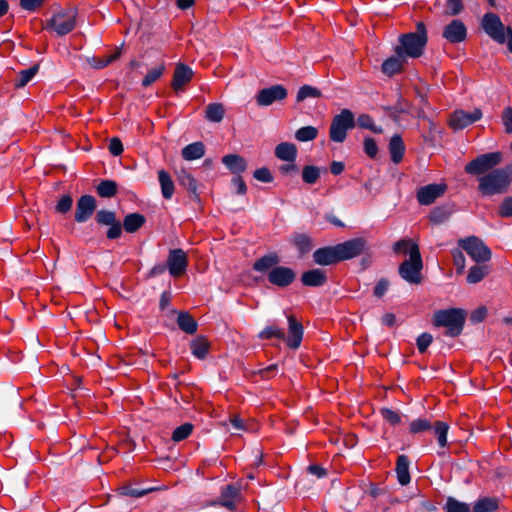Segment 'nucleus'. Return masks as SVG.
Wrapping results in <instances>:
<instances>
[{
	"label": "nucleus",
	"mask_w": 512,
	"mask_h": 512,
	"mask_svg": "<svg viewBox=\"0 0 512 512\" xmlns=\"http://www.w3.org/2000/svg\"><path fill=\"white\" fill-rule=\"evenodd\" d=\"M150 491H151V489L140 490V489H136L131 486H128V485H125V486H122L119 488V492L121 495L131 496L134 498L142 497V496L146 495L147 493H149Z\"/></svg>",
	"instance_id": "obj_57"
},
{
	"label": "nucleus",
	"mask_w": 512,
	"mask_h": 512,
	"mask_svg": "<svg viewBox=\"0 0 512 512\" xmlns=\"http://www.w3.org/2000/svg\"><path fill=\"white\" fill-rule=\"evenodd\" d=\"M482 118V112L476 108L472 112L455 111L449 119V126L455 130H462Z\"/></svg>",
	"instance_id": "obj_12"
},
{
	"label": "nucleus",
	"mask_w": 512,
	"mask_h": 512,
	"mask_svg": "<svg viewBox=\"0 0 512 512\" xmlns=\"http://www.w3.org/2000/svg\"><path fill=\"white\" fill-rule=\"evenodd\" d=\"M405 58H400L398 55L386 59L382 64V72L388 76H393L402 71Z\"/></svg>",
	"instance_id": "obj_34"
},
{
	"label": "nucleus",
	"mask_w": 512,
	"mask_h": 512,
	"mask_svg": "<svg viewBox=\"0 0 512 512\" xmlns=\"http://www.w3.org/2000/svg\"><path fill=\"white\" fill-rule=\"evenodd\" d=\"M510 181L508 168L494 169L478 179V190L484 196L502 194L507 191Z\"/></svg>",
	"instance_id": "obj_3"
},
{
	"label": "nucleus",
	"mask_w": 512,
	"mask_h": 512,
	"mask_svg": "<svg viewBox=\"0 0 512 512\" xmlns=\"http://www.w3.org/2000/svg\"><path fill=\"white\" fill-rule=\"evenodd\" d=\"M357 123L359 127L369 129L374 133H380L382 131L381 128L376 127L372 117L367 114L360 115L357 119Z\"/></svg>",
	"instance_id": "obj_53"
},
{
	"label": "nucleus",
	"mask_w": 512,
	"mask_h": 512,
	"mask_svg": "<svg viewBox=\"0 0 512 512\" xmlns=\"http://www.w3.org/2000/svg\"><path fill=\"white\" fill-rule=\"evenodd\" d=\"M259 337L261 339L277 338L279 340H284L285 333L281 328H279L275 325H271V326H267L265 329H263L260 332Z\"/></svg>",
	"instance_id": "obj_50"
},
{
	"label": "nucleus",
	"mask_w": 512,
	"mask_h": 512,
	"mask_svg": "<svg viewBox=\"0 0 512 512\" xmlns=\"http://www.w3.org/2000/svg\"><path fill=\"white\" fill-rule=\"evenodd\" d=\"M442 36L449 43L458 44L466 39L467 28L461 20L455 19L443 28Z\"/></svg>",
	"instance_id": "obj_16"
},
{
	"label": "nucleus",
	"mask_w": 512,
	"mask_h": 512,
	"mask_svg": "<svg viewBox=\"0 0 512 512\" xmlns=\"http://www.w3.org/2000/svg\"><path fill=\"white\" fill-rule=\"evenodd\" d=\"M280 258L276 253H270L257 259L253 264V269L257 272H267L278 266Z\"/></svg>",
	"instance_id": "obj_25"
},
{
	"label": "nucleus",
	"mask_w": 512,
	"mask_h": 512,
	"mask_svg": "<svg viewBox=\"0 0 512 512\" xmlns=\"http://www.w3.org/2000/svg\"><path fill=\"white\" fill-rule=\"evenodd\" d=\"M75 18L65 13H57L49 20L47 27L52 29L58 36H64L75 28Z\"/></svg>",
	"instance_id": "obj_15"
},
{
	"label": "nucleus",
	"mask_w": 512,
	"mask_h": 512,
	"mask_svg": "<svg viewBox=\"0 0 512 512\" xmlns=\"http://www.w3.org/2000/svg\"><path fill=\"white\" fill-rule=\"evenodd\" d=\"M193 71L192 69L185 64H178L174 70L173 79H172V88L175 91H179L182 89L184 85L189 83L192 80Z\"/></svg>",
	"instance_id": "obj_20"
},
{
	"label": "nucleus",
	"mask_w": 512,
	"mask_h": 512,
	"mask_svg": "<svg viewBox=\"0 0 512 512\" xmlns=\"http://www.w3.org/2000/svg\"><path fill=\"white\" fill-rule=\"evenodd\" d=\"M73 199L69 194L62 195L55 206V211L60 214H66L72 208Z\"/></svg>",
	"instance_id": "obj_52"
},
{
	"label": "nucleus",
	"mask_w": 512,
	"mask_h": 512,
	"mask_svg": "<svg viewBox=\"0 0 512 512\" xmlns=\"http://www.w3.org/2000/svg\"><path fill=\"white\" fill-rule=\"evenodd\" d=\"M389 153L391 156V160L398 164L402 161L404 152H405V145L400 135H394L389 142Z\"/></svg>",
	"instance_id": "obj_28"
},
{
	"label": "nucleus",
	"mask_w": 512,
	"mask_h": 512,
	"mask_svg": "<svg viewBox=\"0 0 512 512\" xmlns=\"http://www.w3.org/2000/svg\"><path fill=\"white\" fill-rule=\"evenodd\" d=\"M497 509L498 500L496 498L484 497L474 504L472 512H494Z\"/></svg>",
	"instance_id": "obj_39"
},
{
	"label": "nucleus",
	"mask_w": 512,
	"mask_h": 512,
	"mask_svg": "<svg viewBox=\"0 0 512 512\" xmlns=\"http://www.w3.org/2000/svg\"><path fill=\"white\" fill-rule=\"evenodd\" d=\"M222 163L234 174H240L247 169L244 157L237 154H228L222 158Z\"/></svg>",
	"instance_id": "obj_23"
},
{
	"label": "nucleus",
	"mask_w": 512,
	"mask_h": 512,
	"mask_svg": "<svg viewBox=\"0 0 512 512\" xmlns=\"http://www.w3.org/2000/svg\"><path fill=\"white\" fill-rule=\"evenodd\" d=\"M117 191V183L113 180H102L96 187L97 194L102 198H112Z\"/></svg>",
	"instance_id": "obj_38"
},
{
	"label": "nucleus",
	"mask_w": 512,
	"mask_h": 512,
	"mask_svg": "<svg viewBox=\"0 0 512 512\" xmlns=\"http://www.w3.org/2000/svg\"><path fill=\"white\" fill-rule=\"evenodd\" d=\"M188 266L187 254L184 250L177 248L171 249L167 258V268L172 277L177 278L182 276Z\"/></svg>",
	"instance_id": "obj_10"
},
{
	"label": "nucleus",
	"mask_w": 512,
	"mask_h": 512,
	"mask_svg": "<svg viewBox=\"0 0 512 512\" xmlns=\"http://www.w3.org/2000/svg\"><path fill=\"white\" fill-rule=\"evenodd\" d=\"M318 129L314 126H304L295 132V138L299 142H308L316 139Z\"/></svg>",
	"instance_id": "obj_43"
},
{
	"label": "nucleus",
	"mask_w": 512,
	"mask_h": 512,
	"mask_svg": "<svg viewBox=\"0 0 512 512\" xmlns=\"http://www.w3.org/2000/svg\"><path fill=\"white\" fill-rule=\"evenodd\" d=\"M447 14L451 16L458 15L463 10L462 0H447Z\"/></svg>",
	"instance_id": "obj_64"
},
{
	"label": "nucleus",
	"mask_w": 512,
	"mask_h": 512,
	"mask_svg": "<svg viewBox=\"0 0 512 512\" xmlns=\"http://www.w3.org/2000/svg\"><path fill=\"white\" fill-rule=\"evenodd\" d=\"M321 97V91L310 85H303L299 88L296 96L297 102H302L307 98H319Z\"/></svg>",
	"instance_id": "obj_44"
},
{
	"label": "nucleus",
	"mask_w": 512,
	"mask_h": 512,
	"mask_svg": "<svg viewBox=\"0 0 512 512\" xmlns=\"http://www.w3.org/2000/svg\"><path fill=\"white\" fill-rule=\"evenodd\" d=\"M327 280L326 274L321 269H312L306 271L301 276V282L305 286L318 287L322 286Z\"/></svg>",
	"instance_id": "obj_22"
},
{
	"label": "nucleus",
	"mask_w": 512,
	"mask_h": 512,
	"mask_svg": "<svg viewBox=\"0 0 512 512\" xmlns=\"http://www.w3.org/2000/svg\"><path fill=\"white\" fill-rule=\"evenodd\" d=\"M458 244L477 263L487 262L491 259V250L476 236L460 239Z\"/></svg>",
	"instance_id": "obj_8"
},
{
	"label": "nucleus",
	"mask_w": 512,
	"mask_h": 512,
	"mask_svg": "<svg viewBox=\"0 0 512 512\" xmlns=\"http://www.w3.org/2000/svg\"><path fill=\"white\" fill-rule=\"evenodd\" d=\"M364 151L370 158H375L378 154V146L373 138H365L364 140Z\"/></svg>",
	"instance_id": "obj_60"
},
{
	"label": "nucleus",
	"mask_w": 512,
	"mask_h": 512,
	"mask_svg": "<svg viewBox=\"0 0 512 512\" xmlns=\"http://www.w3.org/2000/svg\"><path fill=\"white\" fill-rule=\"evenodd\" d=\"M145 217L140 213H131L125 216L123 220V228L128 233H135L145 223Z\"/></svg>",
	"instance_id": "obj_31"
},
{
	"label": "nucleus",
	"mask_w": 512,
	"mask_h": 512,
	"mask_svg": "<svg viewBox=\"0 0 512 512\" xmlns=\"http://www.w3.org/2000/svg\"><path fill=\"white\" fill-rule=\"evenodd\" d=\"M95 220L99 225L109 226L117 222L116 213L110 210H99L96 213Z\"/></svg>",
	"instance_id": "obj_48"
},
{
	"label": "nucleus",
	"mask_w": 512,
	"mask_h": 512,
	"mask_svg": "<svg viewBox=\"0 0 512 512\" xmlns=\"http://www.w3.org/2000/svg\"><path fill=\"white\" fill-rule=\"evenodd\" d=\"M467 313L461 308L442 309L434 312L432 323L435 327L446 328L449 337L459 336L464 328Z\"/></svg>",
	"instance_id": "obj_2"
},
{
	"label": "nucleus",
	"mask_w": 512,
	"mask_h": 512,
	"mask_svg": "<svg viewBox=\"0 0 512 512\" xmlns=\"http://www.w3.org/2000/svg\"><path fill=\"white\" fill-rule=\"evenodd\" d=\"M177 179L179 184L190 192L195 200H199L197 181L187 170L181 169L177 174Z\"/></svg>",
	"instance_id": "obj_26"
},
{
	"label": "nucleus",
	"mask_w": 512,
	"mask_h": 512,
	"mask_svg": "<svg viewBox=\"0 0 512 512\" xmlns=\"http://www.w3.org/2000/svg\"><path fill=\"white\" fill-rule=\"evenodd\" d=\"M177 324L179 328L187 333L194 334L197 331L198 324L188 312H179L177 316Z\"/></svg>",
	"instance_id": "obj_33"
},
{
	"label": "nucleus",
	"mask_w": 512,
	"mask_h": 512,
	"mask_svg": "<svg viewBox=\"0 0 512 512\" xmlns=\"http://www.w3.org/2000/svg\"><path fill=\"white\" fill-rule=\"evenodd\" d=\"M487 273L488 271L485 266H472L467 275V282L470 284H476L480 282L487 275Z\"/></svg>",
	"instance_id": "obj_47"
},
{
	"label": "nucleus",
	"mask_w": 512,
	"mask_h": 512,
	"mask_svg": "<svg viewBox=\"0 0 512 512\" xmlns=\"http://www.w3.org/2000/svg\"><path fill=\"white\" fill-rule=\"evenodd\" d=\"M45 0H20V7L29 12H34L44 4Z\"/></svg>",
	"instance_id": "obj_62"
},
{
	"label": "nucleus",
	"mask_w": 512,
	"mask_h": 512,
	"mask_svg": "<svg viewBox=\"0 0 512 512\" xmlns=\"http://www.w3.org/2000/svg\"><path fill=\"white\" fill-rule=\"evenodd\" d=\"M452 256H453V263L456 267V273L463 274L464 270H465V265H466L465 256H464L463 252L459 249H454L452 251Z\"/></svg>",
	"instance_id": "obj_55"
},
{
	"label": "nucleus",
	"mask_w": 512,
	"mask_h": 512,
	"mask_svg": "<svg viewBox=\"0 0 512 512\" xmlns=\"http://www.w3.org/2000/svg\"><path fill=\"white\" fill-rule=\"evenodd\" d=\"M383 109L389 117L394 120H398L401 114L407 112L408 105L405 100L399 97L395 105L385 106Z\"/></svg>",
	"instance_id": "obj_41"
},
{
	"label": "nucleus",
	"mask_w": 512,
	"mask_h": 512,
	"mask_svg": "<svg viewBox=\"0 0 512 512\" xmlns=\"http://www.w3.org/2000/svg\"><path fill=\"white\" fill-rule=\"evenodd\" d=\"M415 244L414 242H412L410 239H401L397 242L394 243L393 245V251L395 253H408L409 254V250L411 248V245Z\"/></svg>",
	"instance_id": "obj_61"
},
{
	"label": "nucleus",
	"mask_w": 512,
	"mask_h": 512,
	"mask_svg": "<svg viewBox=\"0 0 512 512\" xmlns=\"http://www.w3.org/2000/svg\"><path fill=\"white\" fill-rule=\"evenodd\" d=\"M481 26L484 32L498 44H507L509 52L512 53V28L505 26L500 17L492 12L484 14Z\"/></svg>",
	"instance_id": "obj_4"
},
{
	"label": "nucleus",
	"mask_w": 512,
	"mask_h": 512,
	"mask_svg": "<svg viewBox=\"0 0 512 512\" xmlns=\"http://www.w3.org/2000/svg\"><path fill=\"white\" fill-rule=\"evenodd\" d=\"M158 180L163 198L166 200L171 199L174 194L175 186L169 173L165 170H160L158 172Z\"/></svg>",
	"instance_id": "obj_30"
},
{
	"label": "nucleus",
	"mask_w": 512,
	"mask_h": 512,
	"mask_svg": "<svg viewBox=\"0 0 512 512\" xmlns=\"http://www.w3.org/2000/svg\"><path fill=\"white\" fill-rule=\"evenodd\" d=\"M432 424L427 419H416L410 423V432L413 434L430 430Z\"/></svg>",
	"instance_id": "obj_56"
},
{
	"label": "nucleus",
	"mask_w": 512,
	"mask_h": 512,
	"mask_svg": "<svg viewBox=\"0 0 512 512\" xmlns=\"http://www.w3.org/2000/svg\"><path fill=\"white\" fill-rule=\"evenodd\" d=\"M320 177V169L314 165H307L302 170V180L306 184H315Z\"/></svg>",
	"instance_id": "obj_45"
},
{
	"label": "nucleus",
	"mask_w": 512,
	"mask_h": 512,
	"mask_svg": "<svg viewBox=\"0 0 512 512\" xmlns=\"http://www.w3.org/2000/svg\"><path fill=\"white\" fill-rule=\"evenodd\" d=\"M254 178L264 183H270L273 181V176L270 170L266 167L256 169L253 174Z\"/></svg>",
	"instance_id": "obj_59"
},
{
	"label": "nucleus",
	"mask_w": 512,
	"mask_h": 512,
	"mask_svg": "<svg viewBox=\"0 0 512 512\" xmlns=\"http://www.w3.org/2000/svg\"><path fill=\"white\" fill-rule=\"evenodd\" d=\"M239 494L240 490L238 487L235 485H227L221 492L220 504L229 510H234Z\"/></svg>",
	"instance_id": "obj_21"
},
{
	"label": "nucleus",
	"mask_w": 512,
	"mask_h": 512,
	"mask_svg": "<svg viewBox=\"0 0 512 512\" xmlns=\"http://www.w3.org/2000/svg\"><path fill=\"white\" fill-rule=\"evenodd\" d=\"M267 279L272 285L285 288L295 281L296 273L292 268L278 265L269 271Z\"/></svg>",
	"instance_id": "obj_11"
},
{
	"label": "nucleus",
	"mask_w": 512,
	"mask_h": 512,
	"mask_svg": "<svg viewBox=\"0 0 512 512\" xmlns=\"http://www.w3.org/2000/svg\"><path fill=\"white\" fill-rule=\"evenodd\" d=\"M445 512H470V507L464 502H460L453 497H448L444 506Z\"/></svg>",
	"instance_id": "obj_49"
},
{
	"label": "nucleus",
	"mask_w": 512,
	"mask_h": 512,
	"mask_svg": "<svg viewBox=\"0 0 512 512\" xmlns=\"http://www.w3.org/2000/svg\"><path fill=\"white\" fill-rule=\"evenodd\" d=\"M290 242L293 246H295L300 255H305L309 253L314 244L313 239L305 233H295L292 235Z\"/></svg>",
	"instance_id": "obj_24"
},
{
	"label": "nucleus",
	"mask_w": 512,
	"mask_h": 512,
	"mask_svg": "<svg viewBox=\"0 0 512 512\" xmlns=\"http://www.w3.org/2000/svg\"><path fill=\"white\" fill-rule=\"evenodd\" d=\"M165 71V64L160 63L156 65L155 67L151 68L146 76L142 80V85L144 87H148L152 85L154 82H156L164 73Z\"/></svg>",
	"instance_id": "obj_42"
},
{
	"label": "nucleus",
	"mask_w": 512,
	"mask_h": 512,
	"mask_svg": "<svg viewBox=\"0 0 512 512\" xmlns=\"http://www.w3.org/2000/svg\"><path fill=\"white\" fill-rule=\"evenodd\" d=\"M287 95V89L284 86L273 85L261 89L256 96V102L259 106H269L276 101L284 100Z\"/></svg>",
	"instance_id": "obj_13"
},
{
	"label": "nucleus",
	"mask_w": 512,
	"mask_h": 512,
	"mask_svg": "<svg viewBox=\"0 0 512 512\" xmlns=\"http://www.w3.org/2000/svg\"><path fill=\"white\" fill-rule=\"evenodd\" d=\"M275 156L283 161L294 162L297 156V147L293 143L282 142L276 146Z\"/></svg>",
	"instance_id": "obj_27"
},
{
	"label": "nucleus",
	"mask_w": 512,
	"mask_h": 512,
	"mask_svg": "<svg viewBox=\"0 0 512 512\" xmlns=\"http://www.w3.org/2000/svg\"><path fill=\"white\" fill-rule=\"evenodd\" d=\"M182 157L187 161L200 159L205 154V146L202 142H194L182 149Z\"/></svg>",
	"instance_id": "obj_32"
},
{
	"label": "nucleus",
	"mask_w": 512,
	"mask_h": 512,
	"mask_svg": "<svg viewBox=\"0 0 512 512\" xmlns=\"http://www.w3.org/2000/svg\"><path fill=\"white\" fill-rule=\"evenodd\" d=\"M381 415L387 422L391 423L392 425L398 424L401 420L400 415L396 411L389 408H383L381 410Z\"/></svg>",
	"instance_id": "obj_63"
},
{
	"label": "nucleus",
	"mask_w": 512,
	"mask_h": 512,
	"mask_svg": "<svg viewBox=\"0 0 512 512\" xmlns=\"http://www.w3.org/2000/svg\"><path fill=\"white\" fill-rule=\"evenodd\" d=\"M193 431V425L190 423H184L177 427L172 433V440L175 442H180L186 438H188Z\"/></svg>",
	"instance_id": "obj_51"
},
{
	"label": "nucleus",
	"mask_w": 512,
	"mask_h": 512,
	"mask_svg": "<svg viewBox=\"0 0 512 512\" xmlns=\"http://www.w3.org/2000/svg\"><path fill=\"white\" fill-rule=\"evenodd\" d=\"M354 126V114L349 109H343L332 119L329 137L333 142L342 143L346 139L347 131Z\"/></svg>",
	"instance_id": "obj_6"
},
{
	"label": "nucleus",
	"mask_w": 512,
	"mask_h": 512,
	"mask_svg": "<svg viewBox=\"0 0 512 512\" xmlns=\"http://www.w3.org/2000/svg\"><path fill=\"white\" fill-rule=\"evenodd\" d=\"M396 474L398 482L401 485H407L410 482L409 459L406 455H399L396 462Z\"/></svg>",
	"instance_id": "obj_29"
},
{
	"label": "nucleus",
	"mask_w": 512,
	"mask_h": 512,
	"mask_svg": "<svg viewBox=\"0 0 512 512\" xmlns=\"http://www.w3.org/2000/svg\"><path fill=\"white\" fill-rule=\"evenodd\" d=\"M428 42L427 29L423 22L416 24V31L401 34L394 52L400 58H419L423 55Z\"/></svg>",
	"instance_id": "obj_1"
},
{
	"label": "nucleus",
	"mask_w": 512,
	"mask_h": 512,
	"mask_svg": "<svg viewBox=\"0 0 512 512\" xmlns=\"http://www.w3.org/2000/svg\"><path fill=\"white\" fill-rule=\"evenodd\" d=\"M453 213V209L450 206H438L435 207L430 213V221L433 224L439 225L446 222Z\"/></svg>",
	"instance_id": "obj_37"
},
{
	"label": "nucleus",
	"mask_w": 512,
	"mask_h": 512,
	"mask_svg": "<svg viewBox=\"0 0 512 512\" xmlns=\"http://www.w3.org/2000/svg\"><path fill=\"white\" fill-rule=\"evenodd\" d=\"M39 70L38 65H33L28 69L21 70L15 79L14 86L16 88H23L32 78L37 74Z\"/></svg>",
	"instance_id": "obj_40"
},
{
	"label": "nucleus",
	"mask_w": 512,
	"mask_h": 512,
	"mask_svg": "<svg viewBox=\"0 0 512 512\" xmlns=\"http://www.w3.org/2000/svg\"><path fill=\"white\" fill-rule=\"evenodd\" d=\"M97 207V201L92 195L81 196L76 203L74 219L78 223H84L91 218Z\"/></svg>",
	"instance_id": "obj_14"
},
{
	"label": "nucleus",
	"mask_w": 512,
	"mask_h": 512,
	"mask_svg": "<svg viewBox=\"0 0 512 512\" xmlns=\"http://www.w3.org/2000/svg\"><path fill=\"white\" fill-rule=\"evenodd\" d=\"M340 261L355 258L361 255L367 248V241L364 238H353L336 245Z\"/></svg>",
	"instance_id": "obj_9"
},
{
	"label": "nucleus",
	"mask_w": 512,
	"mask_h": 512,
	"mask_svg": "<svg viewBox=\"0 0 512 512\" xmlns=\"http://www.w3.org/2000/svg\"><path fill=\"white\" fill-rule=\"evenodd\" d=\"M338 257L336 245L319 248L313 253L314 262L323 266L340 262Z\"/></svg>",
	"instance_id": "obj_18"
},
{
	"label": "nucleus",
	"mask_w": 512,
	"mask_h": 512,
	"mask_svg": "<svg viewBox=\"0 0 512 512\" xmlns=\"http://www.w3.org/2000/svg\"><path fill=\"white\" fill-rule=\"evenodd\" d=\"M449 425L446 422L437 421L434 425V433L437 437L439 446L445 447L447 445V433Z\"/></svg>",
	"instance_id": "obj_46"
},
{
	"label": "nucleus",
	"mask_w": 512,
	"mask_h": 512,
	"mask_svg": "<svg viewBox=\"0 0 512 512\" xmlns=\"http://www.w3.org/2000/svg\"><path fill=\"white\" fill-rule=\"evenodd\" d=\"M502 160L500 152L482 154L465 166V172L471 175H481L494 170Z\"/></svg>",
	"instance_id": "obj_7"
},
{
	"label": "nucleus",
	"mask_w": 512,
	"mask_h": 512,
	"mask_svg": "<svg viewBox=\"0 0 512 512\" xmlns=\"http://www.w3.org/2000/svg\"><path fill=\"white\" fill-rule=\"evenodd\" d=\"M289 325V336L286 339L288 347L297 349L301 345L303 338V326L293 315L287 317Z\"/></svg>",
	"instance_id": "obj_19"
},
{
	"label": "nucleus",
	"mask_w": 512,
	"mask_h": 512,
	"mask_svg": "<svg viewBox=\"0 0 512 512\" xmlns=\"http://www.w3.org/2000/svg\"><path fill=\"white\" fill-rule=\"evenodd\" d=\"M498 215L502 218L512 217V196L505 197L498 207Z\"/></svg>",
	"instance_id": "obj_54"
},
{
	"label": "nucleus",
	"mask_w": 512,
	"mask_h": 512,
	"mask_svg": "<svg viewBox=\"0 0 512 512\" xmlns=\"http://www.w3.org/2000/svg\"><path fill=\"white\" fill-rule=\"evenodd\" d=\"M192 354L198 359H205L209 350V342L203 336H198L190 342Z\"/></svg>",
	"instance_id": "obj_35"
},
{
	"label": "nucleus",
	"mask_w": 512,
	"mask_h": 512,
	"mask_svg": "<svg viewBox=\"0 0 512 512\" xmlns=\"http://www.w3.org/2000/svg\"><path fill=\"white\" fill-rule=\"evenodd\" d=\"M446 190V186L444 184H429L421 187L417 191V201L421 205H430L437 198L442 196Z\"/></svg>",
	"instance_id": "obj_17"
},
{
	"label": "nucleus",
	"mask_w": 512,
	"mask_h": 512,
	"mask_svg": "<svg viewBox=\"0 0 512 512\" xmlns=\"http://www.w3.org/2000/svg\"><path fill=\"white\" fill-rule=\"evenodd\" d=\"M433 341L430 333L424 332L420 334L416 340V345L420 353H424Z\"/></svg>",
	"instance_id": "obj_58"
},
{
	"label": "nucleus",
	"mask_w": 512,
	"mask_h": 512,
	"mask_svg": "<svg viewBox=\"0 0 512 512\" xmlns=\"http://www.w3.org/2000/svg\"><path fill=\"white\" fill-rule=\"evenodd\" d=\"M422 269L423 262L419 246L413 244L409 250V258L399 265L398 273L406 282L418 285L422 282Z\"/></svg>",
	"instance_id": "obj_5"
},
{
	"label": "nucleus",
	"mask_w": 512,
	"mask_h": 512,
	"mask_svg": "<svg viewBox=\"0 0 512 512\" xmlns=\"http://www.w3.org/2000/svg\"><path fill=\"white\" fill-rule=\"evenodd\" d=\"M225 108L221 103H210L206 107L205 118L209 122L219 123L223 120Z\"/></svg>",
	"instance_id": "obj_36"
}]
</instances>
